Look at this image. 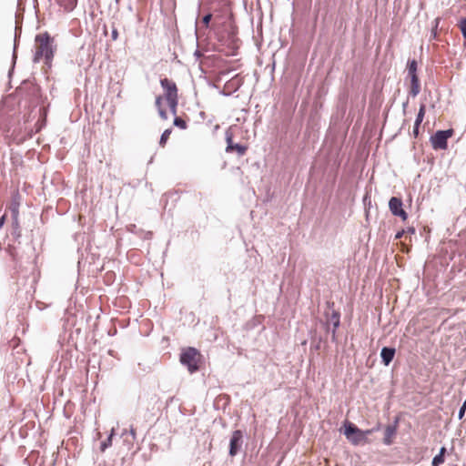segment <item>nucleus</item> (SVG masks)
I'll list each match as a JSON object with an SVG mask.
<instances>
[{"label":"nucleus","mask_w":466,"mask_h":466,"mask_svg":"<svg viewBox=\"0 0 466 466\" xmlns=\"http://www.w3.org/2000/svg\"><path fill=\"white\" fill-rule=\"evenodd\" d=\"M445 452H446V448H445V447H441V448L440 449V451H439V453H438V454H441L442 457H444V458H445Z\"/></svg>","instance_id":"obj_32"},{"label":"nucleus","mask_w":466,"mask_h":466,"mask_svg":"<svg viewBox=\"0 0 466 466\" xmlns=\"http://www.w3.org/2000/svg\"><path fill=\"white\" fill-rule=\"evenodd\" d=\"M461 406H465V408H466V400H464V402L462 403Z\"/></svg>","instance_id":"obj_40"},{"label":"nucleus","mask_w":466,"mask_h":466,"mask_svg":"<svg viewBox=\"0 0 466 466\" xmlns=\"http://www.w3.org/2000/svg\"><path fill=\"white\" fill-rule=\"evenodd\" d=\"M173 124H174V126H176L181 129H186L187 127V122L179 116H176L174 118Z\"/></svg>","instance_id":"obj_19"},{"label":"nucleus","mask_w":466,"mask_h":466,"mask_svg":"<svg viewBox=\"0 0 466 466\" xmlns=\"http://www.w3.org/2000/svg\"><path fill=\"white\" fill-rule=\"evenodd\" d=\"M408 77L410 79V89L409 91V95L415 97L420 91L419 77L418 76H409Z\"/></svg>","instance_id":"obj_12"},{"label":"nucleus","mask_w":466,"mask_h":466,"mask_svg":"<svg viewBox=\"0 0 466 466\" xmlns=\"http://www.w3.org/2000/svg\"><path fill=\"white\" fill-rule=\"evenodd\" d=\"M460 29L461 31V34L463 35V37L466 39V17L462 18L461 21H460Z\"/></svg>","instance_id":"obj_23"},{"label":"nucleus","mask_w":466,"mask_h":466,"mask_svg":"<svg viewBox=\"0 0 466 466\" xmlns=\"http://www.w3.org/2000/svg\"><path fill=\"white\" fill-rule=\"evenodd\" d=\"M328 321H327V330H329V323L332 324V328L338 329L340 325V313L337 310H333L331 314H326Z\"/></svg>","instance_id":"obj_11"},{"label":"nucleus","mask_w":466,"mask_h":466,"mask_svg":"<svg viewBox=\"0 0 466 466\" xmlns=\"http://www.w3.org/2000/svg\"><path fill=\"white\" fill-rule=\"evenodd\" d=\"M419 128H420V126L414 125L412 134L415 137H417L419 136Z\"/></svg>","instance_id":"obj_29"},{"label":"nucleus","mask_w":466,"mask_h":466,"mask_svg":"<svg viewBox=\"0 0 466 466\" xmlns=\"http://www.w3.org/2000/svg\"><path fill=\"white\" fill-rule=\"evenodd\" d=\"M11 211H12V215H13V218L15 220V223H17V217H18V204H13L11 206Z\"/></svg>","instance_id":"obj_21"},{"label":"nucleus","mask_w":466,"mask_h":466,"mask_svg":"<svg viewBox=\"0 0 466 466\" xmlns=\"http://www.w3.org/2000/svg\"><path fill=\"white\" fill-rule=\"evenodd\" d=\"M344 435L348 441L357 446L361 444L370 443L369 439H364L362 430L358 428L354 423L345 420L344 422Z\"/></svg>","instance_id":"obj_2"},{"label":"nucleus","mask_w":466,"mask_h":466,"mask_svg":"<svg viewBox=\"0 0 466 466\" xmlns=\"http://www.w3.org/2000/svg\"><path fill=\"white\" fill-rule=\"evenodd\" d=\"M114 429L111 430L109 436L100 443V451L104 452L108 447L112 445V438L114 435Z\"/></svg>","instance_id":"obj_14"},{"label":"nucleus","mask_w":466,"mask_h":466,"mask_svg":"<svg viewBox=\"0 0 466 466\" xmlns=\"http://www.w3.org/2000/svg\"><path fill=\"white\" fill-rule=\"evenodd\" d=\"M194 56H195L197 58H199V57L202 56V54H201V52H200L198 49H197V50L195 51V53H194Z\"/></svg>","instance_id":"obj_34"},{"label":"nucleus","mask_w":466,"mask_h":466,"mask_svg":"<svg viewBox=\"0 0 466 466\" xmlns=\"http://www.w3.org/2000/svg\"><path fill=\"white\" fill-rule=\"evenodd\" d=\"M399 425V418H395L394 421L388 425L384 431L383 443L385 445H391L393 443V438L397 434Z\"/></svg>","instance_id":"obj_9"},{"label":"nucleus","mask_w":466,"mask_h":466,"mask_svg":"<svg viewBox=\"0 0 466 466\" xmlns=\"http://www.w3.org/2000/svg\"><path fill=\"white\" fill-rule=\"evenodd\" d=\"M461 406H465V408H466V400H464V402L462 403Z\"/></svg>","instance_id":"obj_41"},{"label":"nucleus","mask_w":466,"mask_h":466,"mask_svg":"<svg viewBox=\"0 0 466 466\" xmlns=\"http://www.w3.org/2000/svg\"><path fill=\"white\" fill-rule=\"evenodd\" d=\"M402 200L400 198L392 197L389 201V208L393 216L400 217L402 220L408 218L407 212L402 208Z\"/></svg>","instance_id":"obj_7"},{"label":"nucleus","mask_w":466,"mask_h":466,"mask_svg":"<svg viewBox=\"0 0 466 466\" xmlns=\"http://www.w3.org/2000/svg\"><path fill=\"white\" fill-rule=\"evenodd\" d=\"M162 97L160 96L156 97L155 106L158 109H162Z\"/></svg>","instance_id":"obj_25"},{"label":"nucleus","mask_w":466,"mask_h":466,"mask_svg":"<svg viewBox=\"0 0 466 466\" xmlns=\"http://www.w3.org/2000/svg\"><path fill=\"white\" fill-rule=\"evenodd\" d=\"M171 132H172V130H171L170 128H168V129H166V130L162 133V135H161V137H160V139H159V145H160L161 147H164V146H165V144L167 143V139H168V137H169V136H170Z\"/></svg>","instance_id":"obj_18"},{"label":"nucleus","mask_w":466,"mask_h":466,"mask_svg":"<svg viewBox=\"0 0 466 466\" xmlns=\"http://www.w3.org/2000/svg\"><path fill=\"white\" fill-rule=\"evenodd\" d=\"M5 216H3L1 218H0V228L3 227L4 223H5Z\"/></svg>","instance_id":"obj_36"},{"label":"nucleus","mask_w":466,"mask_h":466,"mask_svg":"<svg viewBox=\"0 0 466 466\" xmlns=\"http://www.w3.org/2000/svg\"><path fill=\"white\" fill-rule=\"evenodd\" d=\"M403 234H404V230L398 231V232L396 233V235H395V239H400V238H402V236H403Z\"/></svg>","instance_id":"obj_31"},{"label":"nucleus","mask_w":466,"mask_h":466,"mask_svg":"<svg viewBox=\"0 0 466 466\" xmlns=\"http://www.w3.org/2000/svg\"><path fill=\"white\" fill-rule=\"evenodd\" d=\"M129 432L132 435L133 439H135L136 438V431H135V429L131 428Z\"/></svg>","instance_id":"obj_35"},{"label":"nucleus","mask_w":466,"mask_h":466,"mask_svg":"<svg viewBox=\"0 0 466 466\" xmlns=\"http://www.w3.org/2000/svg\"><path fill=\"white\" fill-rule=\"evenodd\" d=\"M374 432V430L369 429V430H362L363 437L364 439H369L368 436L372 434Z\"/></svg>","instance_id":"obj_28"},{"label":"nucleus","mask_w":466,"mask_h":466,"mask_svg":"<svg viewBox=\"0 0 466 466\" xmlns=\"http://www.w3.org/2000/svg\"><path fill=\"white\" fill-rule=\"evenodd\" d=\"M170 111L173 115H176L177 113V106L178 104V97H173L171 99H167Z\"/></svg>","instance_id":"obj_17"},{"label":"nucleus","mask_w":466,"mask_h":466,"mask_svg":"<svg viewBox=\"0 0 466 466\" xmlns=\"http://www.w3.org/2000/svg\"><path fill=\"white\" fill-rule=\"evenodd\" d=\"M232 134L228 131L226 132V152L227 153H232L234 151L237 152L238 157H242L246 154L248 150V147L242 144L234 143L232 138Z\"/></svg>","instance_id":"obj_5"},{"label":"nucleus","mask_w":466,"mask_h":466,"mask_svg":"<svg viewBox=\"0 0 466 466\" xmlns=\"http://www.w3.org/2000/svg\"><path fill=\"white\" fill-rule=\"evenodd\" d=\"M444 459L441 454L435 455L431 461L432 466H440L444 462Z\"/></svg>","instance_id":"obj_20"},{"label":"nucleus","mask_w":466,"mask_h":466,"mask_svg":"<svg viewBox=\"0 0 466 466\" xmlns=\"http://www.w3.org/2000/svg\"><path fill=\"white\" fill-rule=\"evenodd\" d=\"M465 412H466L465 406H461L459 412H458V419L461 420L464 417Z\"/></svg>","instance_id":"obj_26"},{"label":"nucleus","mask_w":466,"mask_h":466,"mask_svg":"<svg viewBox=\"0 0 466 466\" xmlns=\"http://www.w3.org/2000/svg\"><path fill=\"white\" fill-rule=\"evenodd\" d=\"M396 350L391 347H383L380 350L381 362L389 366L395 356Z\"/></svg>","instance_id":"obj_10"},{"label":"nucleus","mask_w":466,"mask_h":466,"mask_svg":"<svg viewBox=\"0 0 466 466\" xmlns=\"http://www.w3.org/2000/svg\"><path fill=\"white\" fill-rule=\"evenodd\" d=\"M158 115L159 116L163 119V120H167V111L165 109H158Z\"/></svg>","instance_id":"obj_27"},{"label":"nucleus","mask_w":466,"mask_h":466,"mask_svg":"<svg viewBox=\"0 0 466 466\" xmlns=\"http://www.w3.org/2000/svg\"><path fill=\"white\" fill-rule=\"evenodd\" d=\"M198 350L192 347H188L180 354L181 364L186 366L190 373L198 370Z\"/></svg>","instance_id":"obj_4"},{"label":"nucleus","mask_w":466,"mask_h":466,"mask_svg":"<svg viewBox=\"0 0 466 466\" xmlns=\"http://www.w3.org/2000/svg\"><path fill=\"white\" fill-rule=\"evenodd\" d=\"M243 443V434L239 430L233 431L229 441V451L228 453L231 457L236 456L240 451Z\"/></svg>","instance_id":"obj_6"},{"label":"nucleus","mask_w":466,"mask_h":466,"mask_svg":"<svg viewBox=\"0 0 466 466\" xmlns=\"http://www.w3.org/2000/svg\"><path fill=\"white\" fill-rule=\"evenodd\" d=\"M425 110H426L425 105L421 104L420 106L419 112L417 114L414 125L420 126L421 124V122L423 121L424 116H425Z\"/></svg>","instance_id":"obj_16"},{"label":"nucleus","mask_w":466,"mask_h":466,"mask_svg":"<svg viewBox=\"0 0 466 466\" xmlns=\"http://www.w3.org/2000/svg\"><path fill=\"white\" fill-rule=\"evenodd\" d=\"M16 57H17V56H16V45L15 44L14 52H13V57H12L13 63H12L11 69L8 72L9 77L11 76V75H12V73L14 71V67H15V65Z\"/></svg>","instance_id":"obj_22"},{"label":"nucleus","mask_w":466,"mask_h":466,"mask_svg":"<svg viewBox=\"0 0 466 466\" xmlns=\"http://www.w3.org/2000/svg\"><path fill=\"white\" fill-rule=\"evenodd\" d=\"M211 18H212V15L210 13H208L203 16L202 23L208 27Z\"/></svg>","instance_id":"obj_24"},{"label":"nucleus","mask_w":466,"mask_h":466,"mask_svg":"<svg viewBox=\"0 0 466 466\" xmlns=\"http://www.w3.org/2000/svg\"><path fill=\"white\" fill-rule=\"evenodd\" d=\"M336 332H337V329L335 328H332L331 329V340L334 342L336 341Z\"/></svg>","instance_id":"obj_30"},{"label":"nucleus","mask_w":466,"mask_h":466,"mask_svg":"<svg viewBox=\"0 0 466 466\" xmlns=\"http://www.w3.org/2000/svg\"><path fill=\"white\" fill-rule=\"evenodd\" d=\"M454 134L452 128L438 130L431 137L430 141L434 150H445L448 147V139Z\"/></svg>","instance_id":"obj_3"},{"label":"nucleus","mask_w":466,"mask_h":466,"mask_svg":"<svg viewBox=\"0 0 466 466\" xmlns=\"http://www.w3.org/2000/svg\"><path fill=\"white\" fill-rule=\"evenodd\" d=\"M117 35H118L117 31L116 29H114L112 31V39L116 40L117 38Z\"/></svg>","instance_id":"obj_33"},{"label":"nucleus","mask_w":466,"mask_h":466,"mask_svg":"<svg viewBox=\"0 0 466 466\" xmlns=\"http://www.w3.org/2000/svg\"><path fill=\"white\" fill-rule=\"evenodd\" d=\"M56 1L66 11H72L76 7V2H77V0H56Z\"/></svg>","instance_id":"obj_13"},{"label":"nucleus","mask_w":466,"mask_h":466,"mask_svg":"<svg viewBox=\"0 0 466 466\" xmlns=\"http://www.w3.org/2000/svg\"><path fill=\"white\" fill-rule=\"evenodd\" d=\"M35 52L33 57L34 63H39L44 57L45 64L50 67L56 50L54 38L47 33H41L35 35Z\"/></svg>","instance_id":"obj_1"},{"label":"nucleus","mask_w":466,"mask_h":466,"mask_svg":"<svg viewBox=\"0 0 466 466\" xmlns=\"http://www.w3.org/2000/svg\"><path fill=\"white\" fill-rule=\"evenodd\" d=\"M380 425L378 424L377 426L371 428V430H374V432H375V431H378L380 430Z\"/></svg>","instance_id":"obj_37"},{"label":"nucleus","mask_w":466,"mask_h":466,"mask_svg":"<svg viewBox=\"0 0 466 466\" xmlns=\"http://www.w3.org/2000/svg\"><path fill=\"white\" fill-rule=\"evenodd\" d=\"M151 236H152V233H151V232H147V233L146 238H151Z\"/></svg>","instance_id":"obj_39"},{"label":"nucleus","mask_w":466,"mask_h":466,"mask_svg":"<svg viewBox=\"0 0 466 466\" xmlns=\"http://www.w3.org/2000/svg\"><path fill=\"white\" fill-rule=\"evenodd\" d=\"M160 85H161V87L165 91L166 99L178 97L177 96V85L175 82L165 77V78L160 79Z\"/></svg>","instance_id":"obj_8"},{"label":"nucleus","mask_w":466,"mask_h":466,"mask_svg":"<svg viewBox=\"0 0 466 466\" xmlns=\"http://www.w3.org/2000/svg\"><path fill=\"white\" fill-rule=\"evenodd\" d=\"M408 232L415 233V228H409Z\"/></svg>","instance_id":"obj_38"},{"label":"nucleus","mask_w":466,"mask_h":466,"mask_svg":"<svg viewBox=\"0 0 466 466\" xmlns=\"http://www.w3.org/2000/svg\"><path fill=\"white\" fill-rule=\"evenodd\" d=\"M417 67L418 64L415 59L410 60L408 62L407 69H408V76H418L417 75Z\"/></svg>","instance_id":"obj_15"}]
</instances>
